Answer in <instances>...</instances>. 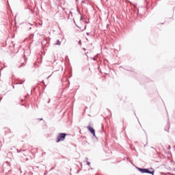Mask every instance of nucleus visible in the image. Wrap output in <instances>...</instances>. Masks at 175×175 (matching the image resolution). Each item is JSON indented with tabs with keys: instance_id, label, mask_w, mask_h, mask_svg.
<instances>
[{
	"instance_id": "32",
	"label": "nucleus",
	"mask_w": 175,
	"mask_h": 175,
	"mask_svg": "<svg viewBox=\"0 0 175 175\" xmlns=\"http://www.w3.org/2000/svg\"><path fill=\"white\" fill-rule=\"evenodd\" d=\"M13 88H14V86H13Z\"/></svg>"
},
{
	"instance_id": "21",
	"label": "nucleus",
	"mask_w": 175,
	"mask_h": 175,
	"mask_svg": "<svg viewBox=\"0 0 175 175\" xmlns=\"http://www.w3.org/2000/svg\"><path fill=\"white\" fill-rule=\"evenodd\" d=\"M84 2H85V1H83L81 2V3H84Z\"/></svg>"
},
{
	"instance_id": "20",
	"label": "nucleus",
	"mask_w": 175,
	"mask_h": 175,
	"mask_svg": "<svg viewBox=\"0 0 175 175\" xmlns=\"http://www.w3.org/2000/svg\"><path fill=\"white\" fill-rule=\"evenodd\" d=\"M80 20H81V21L83 20V16L81 17V19H80Z\"/></svg>"
},
{
	"instance_id": "9",
	"label": "nucleus",
	"mask_w": 175,
	"mask_h": 175,
	"mask_svg": "<svg viewBox=\"0 0 175 175\" xmlns=\"http://www.w3.org/2000/svg\"><path fill=\"white\" fill-rule=\"evenodd\" d=\"M24 81H22L21 82H17L16 84H23Z\"/></svg>"
},
{
	"instance_id": "15",
	"label": "nucleus",
	"mask_w": 175,
	"mask_h": 175,
	"mask_svg": "<svg viewBox=\"0 0 175 175\" xmlns=\"http://www.w3.org/2000/svg\"><path fill=\"white\" fill-rule=\"evenodd\" d=\"M85 55H86V57H88V52H87V53H85Z\"/></svg>"
},
{
	"instance_id": "27",
	"label": "nucleus",
	"mask_w": 175,
	"mask_h": 175,
	"mask_svg": "<svg viewBox=\"0 0 175 175\" xmlns=\"http://www.w3.org/2000/svg\"><path fill=\"white\" fill-rule=\"evenodd\" d=\"M137 13H139V10H137Z\"/></svg>"
},
{
	"instance_id": "17",
	"label": "nucleus",
	"mask_w": 175,
	"mask_h": 175,
	"mask_svg": "<svg viewBox=\"0 0 175 175\" xmlns=\"http://www.w3.org/2000/svg\"><path fill=\"white\" fill-rule=\"evenodd\" d=\"M93 61H96V59L95 57L92 58Z\"/></svg>"
},
{
	"instance_id": "31",
	"label": "nucleus",
	"mask_w": 175,
	"mask_h": 175,
	"mask_svg": "<svg viewBox=\"0 0 175 175\" xmlns=\"http://www.w3.org/2000/svg\"><path fill=\"white\" fill-rule=\"evenodd\" d=\"M91 170H92V167H91Z\"/></svg>"
},
{
	"instance_id": "33",
	"label": "nucleus",
	"mask_w": 175,
	"mask_h": 175,
	"mask_svg": "<svg viewBox=\"0 0 175 175\" xmlns=\"http://www.w3.org/2000/svg\"><path fill=\"white\" fill-rule=\"evenodd\" d=\"M109 1V0H107V1Z\"/></svg>"
},
{
	"instance_id": "10",
	"label": "nucleus",
	"mask_w": 175,
	"mask_h": 175,
	"mask_svg": "<svg viewBox=\"0 0 175 175\" xmlns=\"http://www.w3.org/2000/svg\"><path fill=\"white\" fill-rule=\"evenodd\" d=\"M53 75V74H51V75H49L46 79L47 80H49V79H50L51 77V76Z\"/></svg>"
},
{
	"instance_id": "26",
	"label": "nucleus",
	"mask_w": 175,
	"mask_h": 175,
	"mask_svg": "<svg viewBox=\"0 0 175 175\" xmlns=\"http://www.w3.org/2000/svg\"><path fill=\"white\" fill-rule=\"evenodd\" d=\"M69 84L70 83V81H68Z\"/></svg>"
},
{
	"instance_id": "29",
	"label": "nucleus",
	"mask_w": 175,
	"mask_h": 175,
	"mask_svg": "<svg viewBox=\"0 0 175 175\" xmlns=\"http://www.w3.org/2000/svg\"><path fill=\"white\" fill-rule=\"evenodd\" d=\"M151 148H154V147H151Z\"/></svg>"
},
{
	"instance_id": "5",
	"label": "nucleus",
	"mask_w": 175,
	"mask_h": 175,
	"mask_svg": "<svg viewBox=\"0 0 175 175\" xmlns=\"http://www.w3.org/2000/svg\"><path fill=\"white\" fill-rule=\"evenodd\" d=\"M137 170H139V172H140V173H146V168H141L139 167H135Z\"/></svg>"
},
{
	"instance_id": "7",
	"label": "nucleus",
	"mask_w": 175,
	"mask_h": 175,
	"mask_svg": "<svg viewBox=\"0 0 175 175\" xmlns=\"http://www.w3.org/2000/svg\"><path fill=\"white\" fill-rule=\"evenodd\" d=\"M88 166H90L91 165V163L90 161H85Z\"/></svg>"
},
{
	"instance_id": "22",
	"label": "nucleus",
	"mask_w": 175,
	"mask_h": 175,
	"mask_svg": "<svg viewBox=\"0 0 175 175\" xmlns=\"http://www.w3.org/2000/svg\"><path fill=\"white\" fill-rule=\"evenodd\" d=\"M83 50H84V51H85V50H86L85 48H83Z\"/></svg>"
},
{
	"instance_id": "14",
	"label": "nucleus",
	"mask_w": 175,
	"mask_h": 175,
	"mask_svg": "<svg viewBox=\"0 0 175 175\" xmlns=\"http://www.w3.org/2000/svg\"><path fill=\"white\" fill-rule=\"evenodd\" d=\"M30 38H33V33H32V34L30 35Z\"/></svg>"
},
{
	"instance_id": "25",
	"label": "nucleus",
	"mask_w": 175,
	"mask_h": 175,
	"mask_svg": "<svg viewBox=\"0 0 175 175\" xmlns=\"http://www.w3.org/2000/svg\"><path fill=\"white\" fill-rule=\"evenodd\" d=\"M69 77H70V78L72 77V75H70Z\"/></svg>"
},
{
	"instance_id": "13",
	"label": "nucleus",
	"mask_w": 175,
	"mask_h": 175,
	"mask_svg": "<svg viewBox=\"0 0 175 175\" xmlns=\"http://www.w3.org/2000/svg\"><path fill=\"white\" fill-rule=\"evenodd\" d=\"M85 160L86 161V162H88V157H85Z\"/></svg>"
},
{
	"instance_id": "8",
	"label": "nucleus",
	"mask_w": 175,
	"mask_h": 175,
	"mask_svg": "<svg viewBox=\"0 0 175 175\" xmlns=\"http://www.w3.org/2000/svg\"><path fill=\"white\" fill-rule=\"evenodd\" d=\"M21 66H25V63H22L19 68H21Z\"/></svg>"
},
{
	"instance_id": "19",
	"label": "nucleus",
	"mask_w": 175,
	"mask_h": 175,
	"mask_svg": "<svg viewBox=\"0 0 175 175\" xmlns=\"http://www.w3.org/2000/svg\"><path fill=\"white\" fill-rule=\"evenodd\" d=\"M40 121H43V118H40Z\"/></svg>"
},
{
	"instance_id": "1",
	"label": "nucleus",
	"mask_w": 175,
	"mask_h": 175,
	"mask_svg": "<svg viewBox=\"0 0 175 175\" xmlns=\"http://www.w3.org/2000/svg\"><path fill=\"white\" fill-rule=\"evenodd\" d=\"M66 136H68V134L65 133H59L57 139H56V143H59V142H64L65 139H66Z\"/></svg>"
},
{
	"instance_id": "24",
	"label": "nucleus",
	"mask_w": 175,
	"mask_h": 175,
	"mask_svg": "<svg viewBox=\"0 0 175 175\" xmlns=\"http://www.w3.org/2000/svg\"><path fill=\"white\" fill-rule=\"evenodd\" d=\"M29 29H32V27H30Z\"/></svg>"
},
{
	"instance_id": "28",
	"label": "nucleus",
	"mask_w": 175,
	"mask_h": 175,
	"mask_svg": "<svg viewBox=\"0 0 175 175\" xmlns=\"http://www.w3.org/2000/svg\"><path fill=\"white\" fill-rule=\"evenodd\" d=\"M17 151H18V152H20L18 151V150H17Z\"/></svg>"
},
{
	"instance_id": "18",
	"label": "nucleus",
	"mask_w": 175,
	"mask_h": 175,
	"mask_svg": "<svg viewBox=\"0 0 175 175\" xmlns=\"http://www.w3.org/2000/svg\"><path fill=\"white\" fill-rule=\"evenodd\" d=\"M42 84H44V81H42Z\"/></svg>"
},
{
	"instance_id": "16",
	"label": "nucleus",
	"mask_w": 175,
	"mask_h": 175,
	"mask_svg": "<svg viewBox=\"0 0 175 175\" xmlns=\"http://www.w3.org/2000/svg\"><path fill=\"white\" fill-rule=\"evenodd\" d=\"M87 36H90V33H86Z\"/></svg>"
},
{
	"instance_id": "6",
	"label": "nucleus",
	"mask_w": 175,
	"mask_h": 175,
	"mask_svg": "<svg viewBox=\"0 0 175 175\" xmlns=\"http://www.w3.org/2000/svg\"><path fill=\"white\" fill-rule=\"evenodd\" d=\"M55 46H61V41L59 40H57L56 43L55 44Z\"/></svg>"
},
{
	"instance_id": "23",
	"label": "nucleus",
	"mask_w": 175,
	"mask_h": 175,
	"mask_svg": "<svg viewBox=\"0 0 175 175\" xmlns=\"http://www.w3.org/2000/svg\"><path fill=\"white\" fill-rule=\"evenodd\" d=\"M48 103H50V99L49 100Z\"/></svg>"
},
{
	"instance_id": "11",
	"label": "nucleus",
	"mask_w": 175,
	"mask_h": 175,
	"mask_svg": "<svg viewBox=\"0 0 175 175\" xmlns=\"http://www.w3.org/2000/svg\"><path fill=\"white\" fill-rule=\"evenodd\" d=\"M127 12H129V13H131V8L129 7V10H127Z\"/></svg>"
},
{
	"instance_id": "30",
	"label": "nucleus",
	"mask_w": 175,
	"mask_h": 175,
	"mask_svg": "<svg viewBox=\"0 0 175 175\" xmlns=\"http://www.w3.org/2000/svg\"><path fill=\"white\" fill-rule=\"evenodd\" d=\"M169 148H170V146H169Z\"/></svg>"
},
{
	"instance_id": "12",
	"label": "nucleus",
	"mask_w": 175,
	"mask_h": 175,
	"mask_svg": "<svg viewBox=\"0 0 175 175\" xmlns=\"http://www.w3.org/2000/svg\"><path fill=\"white\" fill-rule=\"evenodd\" d=\"M78 44L81 45V40H80L79 42H78Z\"/></svg>"
},
{
	"instance_id": "2",
	"label": "nucleus",
	"mask_w": 175,
	"mask_h": 175,
	"mask_svg": "<svg viewBox=\"0 0 175 175\" xmlns=\"http://www.w3.org/2000/svg\"><path fill=\"white\" fill-rule=\"evenodd\" d=\"M87 129L88 131H89V132H90V133H92V139H96V140H99V139L98 138V137H96V135L95 134V129H94V127L89 125L87 126Z\"/></svg>"
},
{
	"instance_id": "4",
	"label": "nucleus",
	"mask_w": 175,
	"mask_h": 175,
	"mask_svg": "<svg viewBox=\"0 0 175 175\" xmlns=\"http://www.w3.org/2000/svg\"><path fill=\"white\" fill-rule=\"evenodd\" d=\"M170 128V120L168 119V120H167V125L165 126V131H166V132H169V129Z\"/></svg>"
},
{
	"instance_id": "3",
	"label": "nucleus",
	"mask_w": 175,
	"mask_h": 175,
	"mask_svg": "<svg viewBox=\"0 0 175 175\" xmlns=\"http://www.w3.org/2000/svg\"><path fill=\"white\" fill-rule=\"evenodd\" d=\"M154 168L150 167V168H145V173L147 174H152L154 175Z\"/></svg>"
}]
</instances>
